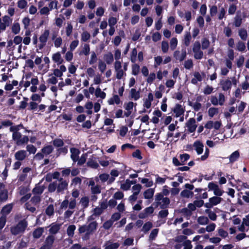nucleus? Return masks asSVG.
I'll use <instances>...</instances> for the list:
<instances>
[{"instance_id":"nucleus-28","label":"nucleus","mask_w":249,"mask_h":249,"mask_svg":"<svg viewBox=\"0 0 249 249\" xmlns=\"http://www.w3.org/2000/svg\"><path fill=\"white\" fill-rule=\"evenodd\" d=\"M12 208L13 205L12 204H7L3 207L1 212L2 213V215H5L6 216V215L11 212Z\"/></svg>"},{"instance_id":"nucleus-60","label":"nucleus","mask_w":249,"mask_h":249,"mask_svg":"<svg viewBox=\"0 0 249 249\" xmlns=\"http://www.w3.org/2000/svg\"><path fill=\"white\" fill-rule=\"evenodd\" d=\"M26 151H28L29 154H34L36 151V148L32 144H28L26 146Z\"/></svg>"},{"instance_id":"nucleus-41","label":"nucleus","mask_w":249,"mask_h":249,"mask_svg":"<svg viewBox=\"0 0 249 249\" xmlns=\"http://www.w3.org/2000/svg\"><path fill=\"white\" fill-rule=\"evenodd\" d=\"M8 198V192L6 190H4L0 192V202H4Z\"/></svg>"},{"instance_id":"nucleus-2","label":"nucleus","mask_w":249,"mask_h":249,"mask_svg":"<svg viewBox=\"0 0 249 249\" xmlns=\"http://www.w3.org/2000/svg\"><path fill=\"white\" fill-rule=\"evenodd\" d=\"M28 226V223L25 220L19 221L17 225L11 228L12 234L17 235L23 233Z\"/></svg>"},{"instance_id":"nucleus-19","label":"nucleus","mask_w":249,"mask_h":249,"mask_svg":"<svg viewBox=\"0 0 249 249\" xmlns=\"http://www.w3.org/2000/svg\"><path fill=\"white\" fill-rule=\"evenodd\" d=\"M50 34V32L49 30H45L44 33L40 36L39 38V41L40 43H43L44 44H46L48 38L49 37Z\"/></svg>"},{"instance_id":"nucleus-37","label":"nucleus","mask_w":249,"mask_h":249,"mask_svg":"<svg viewBox=\"0 0 249 249\" xmlns=\"http://www.w3.org/2000/svg\"><path fill=\"white\" fill-rule=\"evenodd\" d=\"M191 39V36L190 32H187L185 33L184 38L183 39L184 44L186 47L189 46Z\"/></svg>"},{"instance_id":"nucleus-1","label":"nucleus","mask_w":249,"mask_h":249,"mask_svg":"<svg viewBox=\"0 0 249 249\" xmlns=\"http://www.w3.org/2000/svg\"><path fill=\"white\" fill-rule=\"evenodd\" d=\"M98 226V223L96 221H92L89 223L88 225H83L79 226L78 228V231L80 234L85 232H88L93 233V232L96 230Z\"/></svg>"},{"instance_id":"nucleus-63","label":"nucleus","mask_w":249,"mask_h":249,"mask_svg":"<svg viewBox=\"0 0 249 249\" xmlns=\"http://www.w3.org/2000/svg\"><path fill=\"white\" fill-rule=\"evenodd\" d=\"M41 200L40 196L34 195L31 199V202L34 205L38 204Z\"/></svg>"},{"instance_id":"nucleus-16","label":"nucleus","mask_w":249,"mask_h":249,"mask_svg":"<svg viewBox=\"0 0 249 249\" xmlns=\"http://www.w3.org/2000/svg\"><path fill=\"white\" fill-rule=\"evenodd\" d=\"M240 157V153L238 150L235 151L229 157V163H233L236 161Z\"/></svg>"},{"instance_id":"nucleus-58","label":"nucleus","mask_w":249,"mask_h":249,"mask_svg":"<svg viewBox=\"0 0 249 249\" xmlns=\"http://www.w3.org/2000/svg\"><path fill=\"white\" fill-rule=\"evenodd\" d=\"M190 155L187 153L180 154L179 158L181 163H182V164H184V163L190 159Z\"/></svg>"},{"instance_id":"nucleus-52","label":"nucleus","mask_w":249,"mask_h":249,"mask_svg":"<svg viewBox=\"0 0 249 249\" xmlns=\"http://www.w3.org/2000/svg\"><path fill=\"white\" fill-rule=\"evenodd\" d=\"M91 192L92 194H99L101 192V186L96 185L95 186L91 187Z\"/></svg>"},{"instance_id":"nucleus-5","label":"nucleus","mask_w":249,"mask_h":249,"mask_svg":"<svg viewBox=\"0 0 249 249\" xmlns=\"http://www.w3.org/2000/svg\"><path fill=\"white\" fill-rule=\"evenodd\" d=\"M187 55L185 48L182 49L181 51H175L173 53V56L175 59L179 62L183 61L186 58Z\"/></svg>"},{"instance_id":"nucleus-30","label":"nucleus","mask_w":249,"mask_h":249,"mask_svg":"<svg viewBox=\"0 0 249 249\" xmlns=\"http://www.w3.org/2000/svg\"><path fill=\"white\" fill-rule=\"evenodd\" d=\"M43 232H44L43 228H40V227L38 228L33 231V236L34 238H36V239L39 238L41 236Z\"/></svg>"},{"instance_id":"nucleus-31","label":"nucleus","mask_w":249,"mask_h":249,"mask_svg":"<svg viewBox=\"0 0 249 249\" xmlns=\"http://www.w3.org/2000/svg\"><path fill=\"white\" fill-rule=\"evenodd\" d=\"M76 229V226L74 225L69 226L67 229V234L71 238L73 237L74 231Z\"/></svg>"},{"instance_id":"nucleus-4","label":"nucleus","mask_w":249,"mask_h":249,"mask_svg":"<svg viewBox=\"0 0 249 249\" xmlns=\"http://www.w3.org/2000/svg\"><path fill=\"white\" fill-rule=\"evenodd\" d=\"M59 183H57V192L58 193L63 194L64 191L68 189V181L64 180L63 178H60L58 179Z\"/></svg>"},{"instance_id":"nucleus-27","label":"nucleus","mask_w":249,"mask_h":249,"mask_svg":"<svg viewBox=\"0 0 249 249\" xmlns=\"http://www.w3.org/2000/svg\"><path fill=\"white\" fill-rule=\"evenodd\" d=\"M120 102L119 97L117 95H114L112 98L108 100L107 103L110 105H114L115 103L116 105H119Z\"/></svg>"},{"instance_id":"nucleus-49","label":"nucleus","mask_w":249,"mask_h":249,"mask_svg":"<svg viewBox=\"0 0 249 249\" xmlns=\"http://www.w3.org/2000/svg\"><path fill=\"white\" fill-rule=\"evenodd\" d=\"M21 128H24L23 125L22 124H19L16 125H12V126L10 127L9 130L10 132H19L18 131Z\"/></svg>"},{"instance_id":"nucleus-14","label":"nucleus","mask_w":249,"mask_h":249,"mask_svg":"<svg viewBox=\"0 0 249 249\" xmlns=\"http://www.w3.org/2000/svg\"><path fill=\"white\" fill-rule=\"evenodd\" d=\"M61 224L53 223L50 226V229L49 231L50 233L52 234H56L60 229Z\"/></svg>"},{"instance_id":"nucleus-33","label":"nucleus","mask_w":249,"mask_h":249,"mask_svg":"<svg viewBox=\"0 0 249 249\" xmlns=\"http://www.w3.org/2000/svg\"><path fill=\"white\" fill-rule=\"evenodd\" d=\"M242 23V19L241 16L236 15L234 18L233 25L236 27H240Z\"/></svg>"},{"instance_id":"nucleus-32","label":"nucleus","mask_w":249,"mask_h":249,"mask_svg":"<svg viewBox=\"0 0 249 249\" xmlns=\"http://www.w3.org/2000/svg\"><path fill=\"white\" fill-rule=\"evenodd\" d=\"M95 95L96 97H100L102 99H104L106 97V94L105 92L102 91L99 87H98L95 91Z\"/></svg>"},{"instance_id":"nucleus-15","label":"nucleus","mask_w":249,"mask_h":249,"mask_svg":"<svg viewBox=\"0 0 249 249\" xmlns=\"http://www.w3.org/2000/svg\"><path fill=\"white\" fill-rule=\"evenodd\" d=\"M2 20V22L1 24L0 25V28H2L4 29H6L7 27L9 26L12 22V19L11 18L8 16H4V17H3Z\"/></svg>"},{"instance_id":"nucleus-53","label":"nucleus","mask_w":249,"mask_h":249,"mask_svg":"<svg viewBox=\"0 0 249 249\" xmlns=\"http://www.w3.org/2000/svg\"><path fill=\"white\" fill-rule=\"evenodd\" d=\"M115 71L116 74V78L118 79H121L123 78V76L126 74L124 71L122 69V68Z\"/></svg>"},{"instance_id":"nucleus-61","label":"nucleus","mask_w":249,"mask_h":249,"mask_svg":"<svg viewBox=\"0 0 249 249\" xmlns=\"http://www.w3.org/2000/svg\"><path fill=\"white\" fill-rule=\"evenodd\" d=\"M170 48L172 50H174L178 45V40L176 37L171 38L170 41Z\"/></svg>"},{"instance_id":"nucleus-51","label":"nucleus","mask_w":249,"mask_h":249,"mask_svg":"<svg viewBox=\"0 0 249 249\" xmlns=\"http://www.w3.org/2000/svg\"><path fill=\"white\" fill-rule=\"evenodd\" d=\"M161 50L163 53H166L169 50V43L167 41H162L161 45Z\"/></svg>"},{"instance_id":"nucleus-3","label":"nucleus","mask_w":249,"mask_h":249,"mask_svg":"<svg viewBox=\"0 0 249 249\" xmlns=\"http://www.w3.org/2000/svg\"><path fill=\"white\" fill-rule=\"evenodd\" d=\"M192 50L194 53V58L196 59L200 60L203 57L204 53L201 50V44L198 41L194 42Z\"/></svg>"},{"instance_id":"nucleus-29","label":"nucleus","mask_w":249,"mask_h":249,"mask_svg":"<svg viewBox=\"0 0 249 249\" xmlns=\"http://www.w3.org/2000/svg\"><path fill=\"white\" fill-rule=\"evenodd\" d=\"M223 199L218 196H214L209 198V201L211 202L213 206L217 205L221 203Z\"/></svg>"},{"instance_id":"nucleus-40","label":"nucleus","mask_w":249,"mask_h":249,"mask_svg":"<svg viewBox=\"0 0 249 249\" xmlns=\"http://www.w3.org/2000/svg\"><path fill=\"white\" fill-rule=\"evenodd\" d=\"M155 201L154 203L155 204L156 207H158L159 206L160 201L164 198L163 195H162L161 193H158L155 195Z\"/></svg>"},{"instance_id":"nucleus-50","label":"nucleus","mask_w":249,"mask_h":249,"mask_svg":"<svg viewBox=\"0 0 249 249\" xmlns=\"http://www.w3.org/2000/svg\"><path fill=\"white\" fill-rule=\"evenodd\" d=\"M194 64L193 60L191 59H187L185 61L184 63V67L187 70H190L193 67Z\"/></svg>"},{"instance_id":"nucleus-48","label":"nucleus","mask_w":249,"mask_h":249,"mask_svg":"<svg viewBox=\"0 0 249 249\" xmlns=\"http://www.w3.org/2000/svg\"><path fill=\"white\" fill-rule=\"evenodd\" d=\"M57 182L56 181L51 183L48 186V191L50 193L54 192L57 190Z\"/></svg>"},{"instance_id":"nucleus-9","label":"nucleus","mask_w":249,"mask_h":249,"mask_svg":"<svg viewBox=\"0 0 249 249\" xmlns=\"http://www.w3.org/2000/svg\"><path fill=\"white\" fill-rule=\"evenodd\" d=\"M154 211V209L152 206L147 207L139 214V217L141 219L145 218L150 214H152Z\"/></svg>"},{"instance_id":"nucleus-34","label":"nucleus","mask_w":249,"mask_h":249,"mask_svg":"<svg viewBox=\"0 0 249 249\" xmlns=\"http://www.w3.org/2000/svg\"><path fill=\"white\" fill-rule=\"evenodd\" d=\"M45 213L49 217L54 214V207L53 204H50L48 206L45 210Z\"/></svg>"},{"instance_id":"nucleus-10","label":"nucleus","mask_w":249,"mask_h":249,"mask_svg":"<svg viewBox=\"0 0 249 249\" xmlns=\"http://www.w3.org/2000/svg\"><path fill=\"white\" fill-rule=\"evenodd\" d=\"M172 111L175 114L176 117L178 118L184 115L185 109L182 107L181 105L177 104L172 109Z\"/></svg>"},{"instance_id":"nucleus-23","label":"nucleus","mask_w":249,"mask_h":249,"mask_svg":"<svg viewBox=\"0 0 249 249\" xmlns=\"http://www.w3.org/2000/svg\"><path fill=\"white\" fill-rule=\"evenodd\" d=\"M170 200L169 198L165 197L160 201L159 206L162 209H165L168 207V205L170 204Z\"/></svg>"},{"instance_id":"nucleus-45","label":"nucleus","mask_w":249,"mask_h":249,"mask_svg":"<svg viewBox=\"0 0 249 249\" xmlns=\"http://www.w3.org/2000/svg\"><path fill=\"white\" fill-rule=\"evenodd\" d=\"M236 49L239 52H244L246 49L245 43L241 41H239L236 44Z\"/></svg>"},{"instance_id":"nucleus-56","label":"nucleus","mask_w":249,"mask_h":249,"mask_svg":"<svg viewBox=\"0 0 249 249\" xmlns=\"http://www.w3.org/2000/svg\"><path fill=\"white\" fill-rule=\"evenodd\" d=\"M82 178H83V177H81V178L78 177H75L71 180V185H74V186H76L77 185H81V184L82 183Z\"/></svg>"},{"instance_id":"nucleus-42","label":"nucleus","mask_w":249,"mask_h":249,"mask_svg":"<svg viewBox=\"0 0 249 249\" xmlns=\"http://www.w3.org/2000/svg\"><path fill=\"white\" fill-rule=\"evenodd\" d=\"M20 30V25L18 22L14 23L12 26V31L15 34H18Z\"/></svg>"},{"instance_id":"nucleus-24","label":"nucleus","mask_w":249,"mask_h":249,"mask_svg":"<svg viewBox=\"0 0 249 249\" xmlns=\"http://www.w3.org/2000/svg\"><path fill=\"white\" fill-rule=\"evenodd\" d=\"M53 150V147L51 145H48L41 149V152L45 156L50 154Z\"/></svg>"},{"instance_id":"nucleus-39","label":"nucleus","mask_w":249,"mask_h":249,"mask_svg":"<svg viewBox=\"0 0 249 249\" xmlns=\"http://www.w3.org/2000/svg\"><path fill=\"white\" fill-rule=\"evenodd\" d=\"M152 227V223L150 221H148L143 225L142 231L144 233H147Z\"/></svg>"},{"instance_id":"nucleus-62","label":"nucleus","mask_w":249,"mask_h":249,"mask_svg":"<svg viewBox=\"0 0 249 249\" xmlns=\"http://www.w3.org/2000/svg\"><path fill=\"white\" fill-rule=\"evenodd\" d=\"M218 113V109L215 107H210L208 110L209 116L212 118L214 115L217 114Z\"/></svg>"},{"instance_id":"nucleus-36","label":"nucleus","mask_w":249,"mask_h":249,"mask_svg":"<svg viewBox=\"0 0 249 249\" xmlns=\"http://www.w3.org/2000/svg\"><path fill=\"white\" fill-rule=\"evenodd\" d=\"M209 222V219L206 216H201L197 218V222L201 225H205L208 224Z\"/></svg>"},{"instance_id":"nucleus-8","label":"nucleus","mask_w":249,"mask_h":249,"mask_svg":"<svg viewBox=\"0 0 249 249\" xmlns=\"http://www.w3.org/2000/svg\"><path fill=\"white\" fill-rule=\"evenodd\" d=\"M220 85L223 91H227L230 90L232 86L231 81L229 79L221 80L220 82Z\"/></svg>"},{"instance_id":"nucleus-26","label":"nucleus","mask_w":249,"mask_h":249,"mask_svg":"<svg viewBox=\"0 0 249 249\" xmlns=\"http://www.w3.org/2000/svg\"><path fill=\"white\" fill-rule=\"evenodd\" d=\"M238 35L240 38L245 41L247 40L248 37V32L246 29L245 28H241L238 30Z\"/></svg>"},{"instance_id":"nucleus-13","label":"nucleus","mask_w":249,"mask_h":249,"mask_svg":"<svg viewBox=\"0 0 249 249\" xmlns=\"http://www.w3.org/2000/svg\"><path fill=\"white\" fill-rule=\"evenodd\" d=\"M120 246V244L118 242L114 243L111 240L106 241L104 245V249H117Z\"/></svg>"},{"instance_id":"nucleus-20","label":"nucleus","mask_w":249,"mask_h":249,"mask_svg":"<svg viewBox=\"0 0 249 249\" xmlns=\"http://www.w3.org/2000/svg\"><path fill=\"white\" fill-rule=\"evenodd\" d=\"M130 96L131 99L137 101L140 97V92L139 91H137L135 89L133 88L130 89Z\"/></svg>"},{"instance_id":"nucleus-12","label":"nucleus","mask_w":249,"mask_h":249,"mask_svg":"<svg viewBox=\"0 0 249 249\" xmlns=\"http://www.w3.org/2000/svg\"><path fill=\"white\" fill-rule=\"evenodd\" d=\"M193 146L198 155H200L203 153L204 145L200 141H195L193 144Z\"/></svg>"},{"instance_id":"nucleus-47","label":"nucleus","mask_w":249,"mask_h":249,"mask_svg":"<svg viewBox=\"0 0 249 249\" xmlns=\"http://www.w3.org/2000/svg\"><path fill=\"white\" fill-rule=\"evenodd\" d=\"M53 145L56 147H62L64 145L63 141L60 139H55L53 141Z\"/></svg>"},{"instance_id":"nucleus-11","label":"nucleus","mask_w":249,"mask_h":249,"mask_svg":"<svg viewBox=\"0 0 249 249\" xmlns=\"http://www.w3.org/2000/svg\"><path fill=\"white\" fill-rule=\"evenodd\" d=\"M71 152V158L73 161V163H75L79 159V154L80 153V150L75 147H71L70 149Z\"/></svg>"},{"instance_id":"nucleus-7","label":"nucleus","mask_w":249,"mask_h":249,"mask_svg":"<svg viewBox=\"0 0 249 249\" xmlns=\"http://www.w3.org/2000/svg\"><path fill=\"white\" fill-rule=\"evenodd\" d=\"M28 156L27 152L24 150H20L17 151L14 155L15 158L18 161L24 160Z\"/></svg>"},{"instance_id":"nucleus-54","label":"nucleus","mask_w":249,"mask_h":249,"mask_svg":"<svg viewBox=\"0 0 249 249\" xmlns=\"http://www.w3.org/2000/svg\"><path fill=\"white\" fill-rule=\"evenodd\" d=\"M87 159V154H83L80 158L78 159L77 161V165L79 166H81L84 164L86 161Z\"/></svg>"},{"instance_id":"nucleus-43","label":"nucleus","mask_w":249,"mask_h":249,"mask_svg":"<svg viewBox=\"0 0 249 249\" xmlns=\"http://www.w3.org/2000/svg\"><path fill=\"white\" fill-rule=\"evenodd\" d=\"M54 241V237L53 235H49L45 239V244L52 247Z\"/></svg>"},{"instance_id":"nucleus-59","label":"nucleus","mask_w":249,"mask_h":249,"mask_svg":"<svg viewBox=\"0 0 249 249\" xmlns=\"http://www.w3.org/2000/svg\"><path fill=\"white\" fill-rule=\"evenodd\" d=\"M22 134L20 132H13L12 139L16 142L17 145V142L20 140Z\"/></svg>"},{"instance_id":"nucleus-46","label":"nucleus","mask_w":249,"mask_h":249,"mask_svg":"<svg viewBox=\"0 0 249 249\" xmlns=\"http://www.w3.org/2000/svg\"><path fill=\"white\" fill-rule=\"evenodd\" d=\"M158 232V229H154L152 230L149 236V240H154L155 239V238L157 236Z\"/></svg>"},{"instance_id":"nucleus-57","label":"nucleus","mask_w":249,"mask_h":249,"mask_svg":"<svg viewBox=\"0 0 249 249\" xmlns=\"http://www.w3.org/2000/svg\"><path fill=\"white\" fill-rule=\"evenodd\" d=\"M29 138L27 136H23L21 137L20 140L17 142V145H21L24 144H26L29 142Z\"/></svg>"},{"instance_id":"nucleus-21","label":"nucleus","mask_w":249,"mask_h":249,"mask_svg":"<svg viewBox=\"0 0 249 249\" xmlns=\"http://www.w3.org/2000/svg\"><path fill=\"white\" fill-rule=\"evenodd\" d=\"M44 187L43 186L36 185L33 189L32 193L34 195L40 196L43 192Z\"/></svg>"},{"instance_id":"nucleus-38","label":"nucleus","mask_w":249,"mask_h":249,"mask_svg":"<svg viewBox=\"0 0 249 249\" xmlns=\"http://www.w3.org/2000/svg\"><path fill=\"white\" fill-rule=\"evenodd\" d=\"M205 213L207 214H208L209 218L211 220H212L213 221H215L216 220L217 215L214 212H213L209 209H206L205 210Z\"/></svg>"},{"instance_id":"nucleus-35","label":"nucleus","mask_w":249,"mask_h":249,"mask_svg":"<svg viewBox=\"0 0 249 249\" xmlns=\"http://www.w3.org/2000/svg\"><path fill=\"white\" fill-rule=\"evenodd\" d=\"M89 198L87 196H84L81 198L80 203L83 208H86L89 206Z\"/></svg>"},{"instance_id":"nucleus-18","label":"nucleus","mask_w":249,"mask_h":249,"mask_svg":"<svg viewBox=\"0 0 249 249\" xmlns=\"http://www.w3.org/2000/svg\"><path fill=\"white\" fill-rule=\"evenodd\" d=\"M193 75L194 77L191 80L192 84L196 85L198 82H201L202 80L201 75L199 72H195Z\"/></svg>"},{"instance_id":"nucleus-25","label":"nucleus","mask_w":249,"mask_h":249,"mask_svg":"<svg viewBox=\"0 0 249 249\" xmlns=\"http://www.w3.org/2000/svg\"><path fill=\"white\" fill-rule=\"evenodd\" d=\"M154 189L150 188L145 190L143 193V196L145 199H150L154 195Z\"/></svg>"},{"instance_id":"nucleus-6","label":"nucleus","mask_w":249,"mask_h":249,"mask_svg":"<svg viewBox=\"0 0 249 249\" xmlns=\"http://www.w3.org/2000/svg\"><path fill=\"white\" fill-rule=\"evenodd\" d=\"M186 126L187 127L189 132L190 133L194 132L197 127L196 120L193 118H190L186 123Z\"/></svg>"},{"instance_id":"nucleus-22","label":"nucleus","mask_w":249,"mask_h":249,"mask_svg":"<svg viewBox=\"0 0 249 249\" xmlns=\"http://www.w3.org/2000/svg\"><path fill=\"white\" fill-rule=\"evenodd\" d=\"M104 59L106 63L108 65L111 64L114 60L113 55L111 52L105 54Z\"/></svg>"},{"instance_id":"nucleus-55","label":"nucleus","mask_w":249,"mask_h":249,"mask_svg":"<svg viewBox=\"0 0 249 249\" xmlns=\"http://www.w3.org/2000/svg\"><path fill=\"white\" fill-rule=\"evenodd\" d=\"M140 67L139 65L135 64L132 66V74L137 75L140 72Z\"/></svg>"},{"instance_id":"nucleus-44","label":"nucleus","mask_w":249,"mask_h":249,"mask_svg":"<svg viewBox=\"0 0 249 249\" xmlns=\"http://www.w3.org/2000/svg\"><path fill=\"white\" fill-rule=\"evenodd\" d=\"M193 195V193L187 189L183 190L180 193V196L182 197L185 198H189L191 197Z\"/></svg>"},{"instance_id":"nucleus-17","label":"nucleus","mask_w":249,"mask_h":249,"mask_svg":"<svg viewBox=\"0 0 249 249\" xmlns=\"http://www.w3.org/2000/svg\"><path fill=\"white\" fill-rule=\"evenodd\" d=\"M52 60L57 65L62 64L64 61L60 52L54 53L52 56Z\"/></svg>"},{"instance_id":"nucleus-64","label":"nucleus","mask_w":249,"mask_h":249,"mask_svg":"<svg viewBox=\"0 0 249 249\" xmlns=\"http://www.w3.org/2000/svg\"><path fill=\"white\" fill-rule=\"evenodd\" d=\"M87 165L92 168L97 169L99 167L98 163L95 160H91L87 162Z\"/></svg>"}]
</instances>
